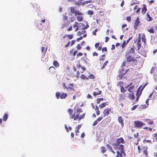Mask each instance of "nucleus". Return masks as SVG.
Returning <instances> with one entry per match:
<instances>
[{"label": "nucleus", "instance_id": "1", "mask_svg": "<svg viewBox=\"0 0 157 157\" xmlns=\"http://www.w3.org/2000/svg\"><path fill=\"white\" fill-rule=\"evenodd\" d=\"M121 143L124 144L125 142L124 141V139L122 137H121L117 140V143L112 145L113 148L117 150H119L125 155V153L124 152V146L122 144H120Z\"/></svg>", "mask_w": 157, "mask_h": 157}, {"label": "nucleus", "instance_id": "2", "mask_svg": "<svg viewBox=\"0 0 157 157\" xmlns=\"http://www.w3.org/2000/svg\"><path fill=\"white\" fill-rule=\"evenodd\" d=\"M127 70H125L123 67H121L119 70V77L120 78L122 77L127 72Z\"/></svg>", "mask_w": 157, "mask_h": 157}, {"label": "nucleus", "instance_id": "3", "mask_svg": "<svg viewBox=\"0 0 157 157\" xmlns=\"http://www.w3.org/2000/svg\"><path fill=\"white\" fill-rule=\"evenodd\" d=\"M56 98L58 99L60 97L61 99H64L67 96V94L66 93H63L61 94L59 92H57L56 94Z\"/></svg>", "mask_w": 157, "mask_h": 157}, {"label": "nucleus", "instance_id": "4", "mask_svg": "<svg viewBox=\"0 0 157 157\" xmlns=\"http://www.w3.org/2000/svg\"><path fill=\"white\" fill-rule=\"evenodd\" d=\"M134 123L135 127L138 128H141L143 125H145L144 123L139 121H135Z\"/></svg>", "mask_w": 157, "mask_h": 157}, {"label": "nucleus", "instance_id": "5", "mask_svg": "<svg viewBox=\"0 0 157 157\" xmlns=\"http://www.w3.org/2000/svg\"><path fill=\"white\" fill-rule=\"evenodd\" d=\"M79 27L80 29H86L89 27V25L87 24L86 25L82 23H80L79 24Z\"/></svg>", "mask_w": 157, "mask_h": 157}, {"label": "nucleus", "instance_id": "6", "mask_svg": "<svg viewBox=\"0 0 157 157\" xmlns=\"http://www.w3.org/2000/svg\"><path fill=\"white\" fill-rule=\"evenodd\" d=\"M74 86V84L73 83H70L69 84V86H67V90L68 91H70L71 90H74V89L72 87Z\"/></svg>", "mask_w": 157, "mask_h": 157}, {"label": "nucleus", "instance_id": "7", "mask_svg": "<svg viewBox=\"0 0 157 157\" xmlns=\"http://www.w3.org/2000/svg\"><path fill=\"white\" fill-rule=\"evenodd\" d=\"M139 18L137 17L136 20H135V23L134 24V28L136 29L137 28V26L140 23V22L139 21Z\"/></svg>", "mask_w": 157, "mask_h": 157}, {"label": "nucleus", "instance_id": "8", "mask_svg": "<svg viewBox=\"0 0 157 157\" xmlns=\"http://www.w3.org/2000/svg\"><path fill=\"white\" fill-rule=\"evenodd\" d=\"M118 122L121 124L122 127L124 126L123 120L122 117H119L118 118Z\"/></svg>", "mask_w": 157, "mask_h": 157}, {"label": "nucleus", "instance_id": "9", "mask_svg": "<svg viewBox=\"0 0 157 157\" xmlns=\"http://www.w3.org/2000/svg\"><path fill=\"white\" fill-rule=\"evenodd\" d=\"M137 46L138 49L139 50L140 48H141V39L140 37H139V40L138 41V42L137 44Z\"/></svg>", "mask_w": 157, "mask_h": 157}, {"label": "nucleus", "instance_id": "10", "mask_svg": "<svg viewBox=\"0 0 157 157\" xmlns=\"http://www.w3.org/2000/svg\"><path fill=\"white\" fill-rule=\"evenodd\" d=\"M121 152L118 151H117V156H115V157H122V154H123L124 155H125H125H124L123 153H122Z\"/></svg>", "mask_w": 157, "mask_h": 157}, {"label": "nucleus", "instance_id": "11", "mask_svg": "<svg viewBox=\"0 0 157 157\" xmlns=\"http://www.w3.org/2000/svg\"><path fill=\"white\" fill-rule=\"evenodd\" d=\"M131 94H129L128 97L130 99L133 100L134 98V94L133 92H131Z\"/></svg>", "mask_w": 157, "mask_h": 157}, {"label": "nucleus", "instance_id": "12", "mask_svg": "<svg viewBox=\"0 0 157 157\" xmlns=\"http://www.w3.org/2000/svg\"><path fill=\"white\" fill-rule=\"evenodd\" d=\"M110 110L109 109H107L104 110L103 112V114H104V116H105V115H108L109 113Z\"/></svg>", "mask_w": 157, "mask_h": 157}, {"label": "nucleus", "instance_id": "13", "mask_svg": "<svg viewBox=\"0 0 157 157\" xmlns=\"http://www.w3.org/2000/svg\"><path fill=\"white\" fill-rule=\"evenodd\" d=\"M144 7L142 8V13L143 14H144L145 13L146 11L147 10V9H146V6L144 4Z\"/></svg>", "mask_w": 157, "mask_h": 157}, {"label": "nucleus", "instance_id": "14", "mask_svg": "<svg viewBox=\"0 0 157 157\" xmlns=\"http://www.w3.org/2000/svg\"><path fill=\"white\" fill-rule=\"evenodd\" d=\"M106 146L107 147V148H108L109 149V150L110 151H111V152H112L113 153H115V152H114V151H113V149H112V147H111V146H110L108 144H107L106 145Z\"/></svg>", "mask_w": 157, "mask_h": 157}, {"label": "nucleus", "instance_id": "15", "mask_svg": "<svg viewBox=\"0 0 157 157\" xmlns=\"http://www.w3.org/2000/svg\"><path fill=\"white\" fill-rule=\"evenodd\" d=\"M77 18L78 21H82L83 20V18L82 15H77Z\"/></svg>", "mask_w": 157, "mask_h": 157}, {"label": "nucleus", "instance_id": "16", "mask_svg": "<svg viewBox=\"0 0 157 157\" xmlns=\"http://www.w3.org/2000/svg\"><path fill=\"white\" fill-rule=\"evenodd\" d=\"M8 118V114L7 113H5L3 117V120L4 121H6L7 120Z\"/></svg>", "mask_w": 157, "mask_h": 157}, {"label": "nucleus", "instance_id": "17", "mask_svg": "<svg viewBox=\"0 0 157 157\" xmlns=\"http://www.w3.org/2000/svg\"><path fill=\"white\" fill-rule=\"evenodd\" d=\"M146 121L148 123V124L149 125H152L153 123V121L150 119H148L146 120Z\"/></svg>", "mask_w": 157, "mask_h": 157}, {"label": "nucleus", "instance_id": "18", "mask_svg": "<svg viewBox=\"0 0 157 157\" xmlns=\"http://www.w3.org/2000/svg\"><path fill=\"white\" fill-rule=\"evenodd\" d=\"M86 32V31L82 30V31H78L77 32V35L78 36H80L82 34H84Z\"/></svg>", "mask_w": 157, "mask_h": 157}, {"label": "nucleus", "instance_id": "19", "mask_svg": "<svg viewBox=\"0 0 157 157\" xmlns=\"http://www.w3.org/2000/svg\"><path fill=\"white\" fill-rule=\"evenodd\" d=\"M53 64L56 67H58L59 66V64L57 61H54L53 62Z\"/></svg>", "mask_w": 157, "mask_h": 157}, {"label": "nucleus", "instance_id": "20", "mask_svg": "<svg viewBox=\"0 0 157 157\" xmlns=\"http://www.w3.org/2000/svg\"><path fill=\"white\" fill-rule=\"evenodd\" d=\"M134 85H132L131 86H130L129 87V88L128 90V91L130 92V93L133 92L132 91H131V90H132L134 88Z\"/></svg>", "mask_w": 157, "mask_h": 157}, {"label": "nucleus", "instance_id": "21", "mask_svg": "<svg viewBox=\"0 0 157 157\" xmlns=\"http://www.w3.org/2000/svg\"><path fill=\"white\" fill-rule=\"evenodd\" d=\"M106 105H107V103L104 102L100 104L99 105V107L100 108H102L104 107Z\"/></svg>", "mask_w": 157, "mask_h": 157}, {"label": "nucleus", "instance_id": "22", "mask_svg": "<svg viewBox=\"0 0 157 157\" xmlns=\"http://www.w3.org/2000/svg\"><path fill=\"white\" fill-rule=\"evenodd\" d=\"M129 52L130 54H134L135 53V49L134 48H131L130 49Z\"/></svg>", "mask_w": 157, "mask_h": 157}, {"label": "nucleus", "instance_id": "23", "mask_svg": "<svg viewBox=\"0 0 157 157\" xmlns=\"http://www.w3.org/2000/svg\"><path fill=\"white\" fill-rule=\"evenodd\" d=\"M42 49H41V52H44V54L46 52V51L47 50V48H46L45 47H42Z\"/></svg>", "mask_w": 157, "mask_h": 157}, {"label": "nucleus", "instance_id": "24", "mask_svg": "<svg viewBox=\"0 0 157 157\" xmlns=\"http://www.w3.org/2000/svg\"><path fill=\"white\" fill-rule=\"evenodd\" d=\"M81 78L85 80V79H88V78H87L86 76L84 74H82L80 77Z\"/></svg>", "mask_w": 157, "mask_h": 157}, {"label": "nucleus", "instance_id": "25", "mask_svg": "<svg viewBox=\"0 0 157 157\" xmlns=\"http://www.w3.org/2000/svg\"><path fill=\"white\" fill-rule=\"evenodd\" d=\"M91 2V1H86L85 2H84L81 4V5L82 6H84L85 5L89 3H90Z\"/></svg>", "mask_w": 157, "mask_h": 157}, {"label": "nucleus", "instance_id": "26", "mask_svg": "<svg viewBox=\"0 0 157 157\" xmlns=\"http://www.w3.org/2000/svg\"><path fill=\"white\" fill-rule=\"evenodd\" d=\"M101 91H99L98 92H94L93 93V95L95 96H96L97 95L100 94L101 93Z\"/></svg>", "mask_w": 157, "mask_h": 157}, {"label": "nucleus", "instance_id": "27", "mask_svg": "<svg viewBox=\"0 0 157 157\" xmlns=\"http://www.w3.org/2000/svg\"><path fill=\"white\" fill-rule=\"evenodd\" d=\"M147 30L148 32L151 33H154V30L153 28L147 29Z\"/></svg>", "mask_w": 157, "mask_h": 157}, {"label": "nucleus", "instance_id": "28", "mask_svg": "<svg viewBox=\"0 0 157 157\" xmlns=\"http://www.w3.org/2000/svg\"><path fill=\"white\" fill-rule=\"evenodd\" d=\"M147 20L148 21H151L152 20V18L147 13Z\"/></svg>", "mask_w": 157, "mask_h": 157}, {"label": "nucleus", "instance_id": "29", "mask_svg": "<svg viewBox=\"0 0 157 157\" xmlns=\"http://www.w3.org/2000/svg\"><path fill=\"white\" fill-rule=\"evenodd\" d=\"M101 150L102 151V152L103 153H104L105 152V151H106V149L105 147L104 146H102L101 147Z\"/></svg>", "mask_w": 157, "mask_h": 157}, {"label": "nucleus", "instance_id": "30", "mask_svg": "<svg viewBox=\"0 0 157 157\" xmlns=\"http://www.w3.org/2000/svg\"><path fill=\"white\" fill-rule=\"evenodd\" d=\"M125 98L123 94H120L119 96V99L120 100H123Z\"/></svg>", "mask_w": 157, "mask_h": 157}, {"label": "nucleus", "instance_id": "31", "mask_svg": "<svg viewBox=\"0 0 157 157\" xmlns=\"http://www.w3.org/2000/svg\"><path fill=\"white\" fill-rule=\"evenodd\" d=\"M85 115V113H83L82 115L78 117L79 121L80 120L82 119L84 117Z\"/></svg>", "mask_w": 157, "mask_h": 157}, {"label": "nucleus", "instance_id": "32", "mask_svg": "<svg viewBox=\"0 0 157 157\" xmlns=\"http://www.w3.org/2000/svg\"><path fill=\"white\" fill-rule=\"evenodd\" d=\"M75 16H76V15H82V13L79 12L78 11H77V10H76L75 11Z\"/></svg>", "mask_w": 157, "mask_h": 157}, {"label": "nucleus", "instance_id": "33", "mask_svg": "<svg viewBox=\"0 0 157 157\" xmlns=\"http://www.w3.org/2000/svg\"><path fill=\"white\" fill-rule=\"evenodd\" d=\"M108 60L106 61L105 63H104L103 66H102V67L101 68V69H103L106 66L107 63H108Z\"/></svg>", "mask_w": 157, "mask_h": 157}, {"label": "nucleus", "instance_id": "34", "mask_svg": "<svg viewBox=\"0 0 157 157\" xmlns=\"http://www.w3.org/2000/svg\"><path fill=\"white\" fill-rule=\"evenodd\" d=\"M120 87H121V92H123L124 93L126 91V90H124V88L122 86H120Z\"/></svg>", "mask_w": 157, "mask_h": 157}, {"label": "nucleus", "instance_id": "35", "mask_svg": "<svg viewBox=\"0 0 157 157\" xmlns=\"http://www.w3.org/2000/svg\"><path fill=\"white\" fill-rule=\"evenodd\" d=\"M103 100V98H98L97 99V103L98 104H99L101 101Z\"/></svg>", "mask_w": 157, "mask_h": 157}, {"label": "nucleus", "instance_id": "36", "mask_svg": "<svg viewBox=\"0 0 157 157\" xmlns=\"http://www.w3.org/2000/svg\"><path fill=\"white\" fill-rule=\"evenodd\" d=\"M75 9L73 7H71V11L73 13H75Z\"/></svg>", "mask_w": 157, "mask_h": 157}, {"label": "nucleus", "instance_id": "37", "mask_svg": "<svg viewBox=\"0 0 157 157\" xmlns=\"http://www.w3.org/2000/svg\"><path fill=\"white\" fill-rule=\"evenodd\" d=\"M89 77L90 78L93 79H94L95 78L94 75L93 74H90L89 75Z\"/></svg>", "mask_w": 157, "mask_h": 157}, {"label": "nucleus", "instance_id": "38", "mask_svg": "<svg viewBox=\"0 0 157 157\" xmlns=\"http://www.w3.org/2000/svg\"><path fill=\"white\" fill-rule=\"evenodd\" d=\"M98 29H96L94 30L93 31L92 33L94 35H96V33L98 31Z\"/></svg>", "mask_w": 157, "mask_h": 157}, {"label": "nucleus", "instance_id": "39", "mask_svg": "<svg viewBox=\"0 0 157 157\" xmlns=\"http://www.w3.org/2000/svg\"><path fill=\"white\" fill-rule=\"evenodd\" d=\"M68 112L69 113V114L70 116H71V114H72L73 113V110L72 109H69L68 110Z\"/></svg>", "mask_w": 157, "mask_h": 157}, {"label": "nucleus", "instance_id": "40", "mask_svg": "<svg viewBox=\"0 0 157 157\" xmlns=\"http://www.w3.org/2000/svg\"><path fill=\"white\" fill-rule=\"evenodd\" d=\"M79 114H77L74 117V120H77L78 119H79L78 117L79 116Z\"/></svg>", "mask_w": 157, "mask_h": 157}, {"label": "nucleus", "instance_id": "41", "mask_svg": "<svg viewBox=\"0 0 157 157\" xmlns=\"http://www.w3.org/2000/svg\"><path fill=\"white\" fill-rule=\"evenodd\" d=\"M98 123V122L97 120H95L93 123V126H94L95 125H97Z\"/></svg>", "mask_w": 157, "mask_h": 157}, {"label": "nucleus", "instance_id": "42", "mask_svg": "<svg viewBox=\"0 0 157 157\" xmlns=\"http://www.w3.org/2000/svg\"><path fill=\"white\" fill-rule=\"evenodd\" d=\"M155 68L154 67H152L151 69V71H150V73L151 74H153L154 73V70H155Z\"/></svg>", "mask_w": 157, "mask_h": 157}, {"label": "nucleus", "instance_id": "43", "mask_svg": "<svg viewBox=\"0 0 157 157\" xmlns=\"http://www.w3.org/2000/svg\"><path fill=\"white\" fill-rule=\"evenodd\" d=\"M144 142L148 143H152L150 140H146V139H145L144 140Z\"/></svg>", "mask_w": 157, "mask_h": 157}, {"label": "nucleus", "instance_id": "44", "mask_svg": "<svg viewBox=\"0 0 157 157\" xmlns=\"http://www.w3.org/2000/svg\"><path fill=\"white\" fill-rule=\"evenodd\" d=\"M88 13L89 15H92L93 14V12L92 11L89 10L88 12Z\"/></svg>", "mask_w": 157, "mask_h": 157}, {"label": "nucleus", "instance_id": "45", "mask_svg": "<svg viewBox=\"0 0 157 157\" xmlns=\"http://www.w3.org/2000/svg\"><path fill=\"white\" fill-rule=\"evenodd\" d=\"M147 148L146 150H145L143 151V153L145 154L146 156L148 154V152L147 150Z\"/></svg>", "mask_w": 157, "mask_h": 157}, {"label": "nucleus", "instance_id": "46", "mask_svg": "<svg viewBox=\"0 0 157 157\" xmlns=\"http://www.w3.org/2000/svg\"><path fill=\"white\" fill-rule=\"evenodd\" d=\"M125 42H126V41H125V40H124V42H123V44H122V48H123L125 46Z\"/></svg>", "mask_w": 157, "mask_h": 157}, {"label": "nucleus", "instance_id": "47", "mask_svg": "<svg viewBox=\"0 0 157 157\" xmlns=\"http://www.w3.org/2000/svg\"><path fill=\"white\" fill-rule=\"evenodd\" d=\"M73 37V36L71 35H67V37H68V38H69L70 39H72Z\"/></svg>", "mask_w": 157, "mask_h": 157}, {"label": "nucleus", "instance_id": "48", "mask_svg": "<svg viewBox=\"0 0 157 157\" xmlns=\"http://www.w3.org/2000/svg\"><path fill=\"white\" fill-rule=\"evenodd\" d=\"M75 5L78 6H80V5L81 4L80 2H75Z\"/></svg>", "mask_w": 157, "mask_h": 157}, {"label": "nucleus", "instance_id": "49", "mask_svg": "<svg viewBox=\"0 0 157 157\" xmlns=\"http://www.w3.org/2000/svg\"><path fill=\"white\" fill-rule=\"evenodd\" d=\"M76 48H77V49L78 50L80 49L81 47L80 46V44H78L76 47Z\"/></svg>", "mask_w": 157, "mask_h": 157}, {"label": "nucleus", "instance_id": "50", "mask_svg": "<svg viewBox=\"0 0 157 157\" xmlns=\"http://www.w3.org/2000/svg\"><path fill=\"white\" fill-rule=\"evenodd\" d=\"M103 118V117H99L97 120L98 122H100V121Z\"/></svg>", "mask_w": 157, "mask_h": 157}, {"label": "nucleus", "instance_id": "51", "mask_svg": "<svg viewBox=\"0 0 157 157\" xmlns=\"http://www.w3.org/2000/svg\"><path fill=\"white\" fill-rule=\"evenodd\" d=\"M99 44H100L99 43H98L95 44V46L96 48L98 47V46L99 45Z\"/></svg>", "mask_w": 157, "mask_h": 157}, {"label": "nucleus", "instance_id": "52", "mask_svg": "<svg viewBox=\"0 0 157 157\" xmlns=\"http://www.w3.org/2000/svg\"><path fill=\"white\" fill-rule=\"evenodd\" d=\"M82 60H83L84 63H85L86 64H88L89 63L87 62V61H86V59H83Z\"/></svg>", "mask_w": 157, "mask_h": 157}, {"label": "nucleus", "instance_id": "53", "mask_svg": "<svg viewBox=\"0 0 157 157\" xmlns=\"http://www.w3.org/2000/svg\"><path fill=\"white\" fill-rule=\"evenodd\" d=\"M98 55V53H97L96 52H94L93 53V55L94 56H97Z\"/></svg>", "mask_w": 157, "mask_h": 157}, {"label": "nucleus", "instance_id": "54", "mask_svg": "<svg viewBox=\"0 0 157 157\" xmlns=\"http://www.w3.org/2000/svg\"><path fill=\"white\" fill-rule=\"evenodd\" d=\"M62 85H63V87H64V88H66L67 89V86H66L65 83H63L62 84Z\"/></svg>", "mask_w": 157, "mask_h": 157}, {"label": "nucleus", "instance_id": "55", "mask_svg": "<svg viewBox=\"0 0 157 157\" xmlns=\"http://www.w3.org/2000/svg\"><path fill=\"white\" fill-rule=\"evenodd\" d=\"M107 48L106 47L103 48L102 49V52L106 51H107Z\"/></svg>", "mask_w": 157, "mask_h": 157}, {"label": "nucleus", "instance_id": "56", "mask_svg": "<svg viewBox=\"0 0 157 157\" xmlns=\"http://www.w3.org/2000/svg\"><path fill=\"white\" fill-rule=\"evenodd\" d=\"M82 53L81 52H79L77 55V56H81L82 55Z\"/></svg>", "mask_w": 157, "mask_h": 157}, {"label": "nucleus", "instance_id": "57", "mask_svg": "<svg viewBox=\"0 0 157 157\" xmlns=\"http://www.w3.org/2000/svg\"><path fill=\"white\" fill-rule=\"evenodd\" d=\"M82 36H80L79 38L77 39V41H78L79 40H82Z\"/></svg>", "mask_w": 157, "mask_h": 157}, {"label": "nucleus", "instance_id": "58", "mask_svg": "<svg viewBox=\"0 0 157 157\" xmlns=\"http://www.w3.org/2000/svg\"><path fill=\"white\" fill-rule=\"evenodd\" d=\"M140 8H139L135 11H136V12L137 13H139V12H140Z\"/></svg>", "mask_w": 157, "mask_h": 157}, {"label": "nucleus", "instance_id": "59", "mask_svg": "<svg viewBox=\"0 0 157 157\" xmlns=\"http://www.w3.org/2000/svg\"><path fill=\"white\" fill-rule=\"evenodd\" d=\"M153 136L155 139L157 140L156 141H157V134H155L153 135Z\"/></svg>", "mask_w": 157, "mask_h": 157}, {"label": "nucleus", "instance_id": "60", "mask_svg": "<svg viewBox=\"0 0 157 157\" xmlns=\"http://www.w3.org/2000/svg\"><path fill=\"white\" fill-rule=\"evenodd\" d=\"M67 19V17L66 16H63V19L64 20H66Z\"/></svg>", "mask_w": 157, "mask_h": 157}, {"label": "nucleus", "instance_id": "61", "mask_svg": "<svg viewBox=\"0 0 157 157\" xmlns=\"http://www.w3.org/2000/svg\"><path fill=\"white\" fill-rule=\"evenodd\" d=\"M77 67L78 68H80L81 67V65H80L79 63H78L77 64Z\"/></svg>", "mask_w": 157, "mask_h": 157}, {"label": "nucleus", "instance_id": "62", "mask_svg": "<svg viewBox=\"0 0 157 157\" xmlns=\"http://www.w3.org/2000/svg\"><path fill=\"white\" fill-rule=\"evenodd\" d=\"M81 127V125H78V126L76 127V129H79Z\"/></svg>", "mask_w": 157, "mask_h": 157}, {"label": "nucleus", "instance_id": "63", "mask_svg": "<svg viewBox=\"0 0 157 157\" xmlns=\"http://www.w3.org/2000/svg\"><path fill=\"white\" fill-rule=\"evenodd\" d=\"M137 107V106H136V105H135L134 106H133L132 108L131 109L132 110H135Z\"/></svg>", "mask_w": 157, "mask_h": 157}, {"label": "nucleus", "instance_id": "64", "mask_svg": "<svg viewBox=\"0 0 157 157\" xmlns=\"http://www.w3.org/2000/svg\"><path fill=\"white\" fill-rule=\"evenodd\" d=\"M131 18L130 17H127V20L128 21H131Z\"/></svg>", "mask_w": 157, "mask_h": 157}]
</instances>
